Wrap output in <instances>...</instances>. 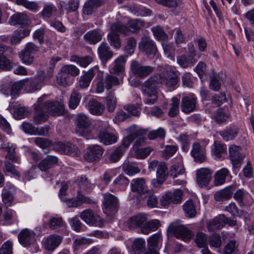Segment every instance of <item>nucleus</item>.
Returning a JSON list of instances; mask_svg holds the SVG:
<instances>
[{
	"mask_svg": "<svg viewBox=\"0 0 254 254\" xmlns=\"http://www.w3.org/2000/svg\"><path fill=\"white\" fill-rule=\"evenodd\" d=\"M147 215L139 214L130 217L127 222V226L130 229L140 228L141 232L148 234L151 231H156L159 226V222L156 219L148 221Z\"/></svg>",
	"mask_w": 254,
	"mask_h": 254,
	"instance_id": "f257e3e1",
	"label": "nucleus"
},
{
	"mask_svg": "<svg viewBox=\"0 0 254 254\" xmlns=\"http://www.w3.org/2000/svg\"><path fill=\"white\" fill-rule=\"evenodd\" d=\"M147 215L139 214L130 217L127 222V226L130 229L140 228L141 232L148 234L151 231H156L159 226V222L156 219L148 221Z\"/></svg>",
	"mask_w": 254,
	"mask_h": 254,
	"instance_id": "f03ea898",
	"label": "nucleus"
},
{
	"mask_svg": "<svg viewBox=\"0 0 254 254\" xmlns=\"http://www.w3.org/2000/svg\"><path fill=\"white\" fill-rule=\"evenodd\" d=\"M162 81L160 77L153 76L145 81L142 86V90L147 97L146 103L148 104H154L158 99V90Z\"/></svg>",
	"mask_w": 254,
	"mask_h": 254,
	"instance_id": "7ed1b4c3",
	"label": "nucleus"
},
{
	"mask_svg": "<svg viewBox=\"0 0 254 254\" xmlns=\"http://www.w3.org/2000/svg\"><path fill=\"white\" fill-rule=\"evenodd\" d=\"M111 32L108 34V40L110 45L114 48L119 49L121 46L119 35L117 32L128 35L130 30L126 25L120 22L113 23L110 26Z\"/></svg>",
	"mask_w": 254,
	"mask_h": 254,
	"instance_id": "20e7f679",
	"label": "nucleus"
},
{
	"mask_svg": "<svg viewBox=\"0 0 254 254\" xmlns=\"http://www.w3.org/2000/svg\"><path fill=\"white\" fill-rule=\"evenodd\" d=\"M167 231L178 239L185 242L190 240L193 236L192 232L185 225L181 224L179 221L171 223L169 226Z\"/></svg>",
	"mask_w": 254,
	"mask_h": 254,
	"instance_id": "39448f33",
	"label": "nucleus"
},
{
	"mask_svg": "<svg viewBox=\"0 0 254 254\" xmlns=\"http://www.w3.org/2000/svg\"><path fill=\"white\" fill-rule=\"evenodd\" d=\"M157 168L156 180L152 181V184L155 187H158L167 179L168 167L165 162H159L157 160H153L149 165V169L155 170Z\"/></svg>",
	"mask_w": 254,
	"mask_h": 254,
	"instance_id": "423d86ee",
	"label": "nucleus"
},
{
	"mask_svg": "<svg viewBox=\"0 0 254 254\" xmlns=\"http://www.w3.org/2000/svg\"><path fill=\"white\" fill-rule=\"evenodd\" d=\"M130 68L132 74L140 78H144L149 76L154 69L150 65H144L136 60L131 61Z\"/></svg>",
	"mask_w": 254,
	"mask_h": 254,
	"instance_id": "0eeeda50",
	"label": "nucleus"
},
{
	"mask_svg": "<svg viewBox=\"0 0 254 254\" xmlns=\"http://www.w3.org/2000/svg\"><path fill=\"white\" fill-rule=\"evenodd\" d=\"M98 133L97 137L101 142L104 145H108L117 142L118 136L107 130V126L103 123H99L97 127Z\"/></svg>",
	"mask_w": 254,
	"mask_h": 254,
	"instance_id": "6e6552de",
	"label": "nucleus"
},
{
	"mask_svg": "<svg viewBox=\"0 0 254 254\" xmlns=\"http://www.w3.org/2000/svg\"><path fill=\"white\" fill-rule=\"evenodd\" d=\"M80 217L85 223L91 226L102 227L104 224V221L99 215L95 214L92 210L89 209L82 211Z\"/></svg>",
	"mask_w": 254,
	"mask_h": 254,
	"instance_id": "1a4fd4ad",
	"label": "nucleus"
},
{
	"mask_svg": "<svg viewBox=\"0 0 254 254\" xmlns=\"http://www.w3.org/2000/svg\"><path fill=\"white\" fill-rule=\"evenodd\" d=\"M139 49L150 59L154 57L157 52L154 41L146 36H143L138 43Z\"/></svg>",
	"mask_w": 254,
	"mask_h": 254,
	"instance_id": "9d476101",
	"label": "nucleus"
},
{
	"mask_svg": "<svg viewBox=\"0 0 254 254\" xmlns=\"http://www.w3.org/2000/svg\"><path fill=\"white\" fill-rule=\"evenodd\" d=\"M126 130L127 135L123 138L121 146L125 150L128 148L132 141L136 138L135 135H141L144 132L143 128L134 125L129 127Z\"/></svg>",
	"mask_w": 254,
	"mask_h": 254,
	"instance_id": "9b49d317",
	"label": "nucleus"
},
{
	"mask_svg": "<svg viewBox=\"0 0 254 254\" xmlns=\"http://www.w3.org/2000/svg\"><path fill=\"white\" fill-rule=\"evenodd\" d=\"M196 55L195 50L194 47L191 45L189 49L188 56L183 55L177 58L178 64L183 68H186L193 66L197 62L195 59Z\"/></svg>",
	"mask_w": 254,
	"mask_h": 254,
	"instance_id": "f8f14e48",
	"label": "nucleus"
},
{
	"mask_svg": "<svg viewBox=\"0 0 254 254\" xmlns=\"http://www.w3.org/2000/svg\"><path fill=\"white\" fill-rule=\"evenodd\" d=\"M183 194V192L181 190H176L174 192H167L162 196L160 203L163 206H167L171 203H180Z\"/></svg>",
	"mask_w": 254,
	"mask_h": 254,
	"instance_id": "ddd939ff",
	"label": "nucleus"
},
{
	"mask_svg": "<svg viewBox=\"0 0 254 254\" xmlns=\"http://www.w3.org/2000/svg\"><path fill=\"white\" fill-rule=\"evenodd\" d=\"M104 153L103 148L99 145H90L87 148L86 152L84 155V158L89 162L98 161Z\"/></svg>",
	"mask_w": 254,
	"mask_h": 254,
	"instance_id": "4468645a",
	"label": "nucleus"
},
{
	"mask_svg": "<svg viewBox=\"0 0 254 254\" xmlns=\"http://www.w3.org/2000/svg\"><path fill=\"white\" fill-rule=\"evenodd\" d=\"M103 211L110 215L117 211L119 202L118 198L113 194L106 193L104 195Z\"/></svg>",
	"mask_w": 254,
	"mask_h": 254,
	"instance_id": "2eb2a0df",
	"label": "nucleus"
},
{
	"mask_svg": "<svg viewBox=\"0 0 254 254\" xmlns=\"http://www.w3.org/2000/svg\"><path fill=\"white\" fill-rule=\"evenodd\" d=\"M213 171L208 168H201L196 171V182L201 188L205 187L212 179Z\"/></svg>",
	"mask_w": 254,
	"mask_h": 254,
	"instance_id": "dca6fc26",
	"label": "nucleus"
},
{
	"mask_svg": "<svg viewBox=\"0 0 254 254\" xmlns=\"http://www.w3.org/2000/svg\"><path fill=\"white\" fill-rule=\"evenodd\" d=\"M44 97V96L39 98L38 104L35 107L36 112L33 117V121L36 125L41 124L48 119V115L45 112L44 107L41 106Z\"/></svg>",
	"mask_w": 254,
	"mask_h": 254,
	"instance_id": "f3484780",
	"label": "nucleus"
},
{
	"mask_svg": "<svg viewBox=\"0 0 254 254\" xmlns=\"http://www.w3.org/2000/svg\"><path fill=\"white\" fill-rule=\"evenodd\" d=\"M43 107L47 112L54 116L61 115L64 112V104L58 101L46 102Z\"/></svg>",
	"mask_w": 254,
	"mask_h": 254,
	"instance_id": "a211bd4d",
	"label": "nucleus"
},
{
	"mask_svg": "<svg viewBox=\"0 0 254 254\" xmlns=\"http://www.w3.org/2000/svg\"><path fill=\"white\" fill-rule=\"evenodd\" d=\"M227 218L224 214H220L210 220L207 224L209 231L214 232L222 228L226 224Z\"/></svg>",
	"mask_w": 254,
	"mask_h": 254,
	"instance_id": "6ab92c4d",
	"label": "nucleus"
},
{
	"mask_svg": "<svg viewBox=\"0 0 254 254\" xmlns=\"http://www.w3.org/2000/svg\"><path fill=\"white\" fill-rule=\"evenodd\" d=\"M196 99L192 96H185L182 99L181 108L182 111L189 114L194 111L196 107Z\"/></svg>",
	"mask_w": 254,
	"mask_h": 254,
	"instance_id": "aec40b11",
	"label": "nucleus"
},
{
	"mask_svg": "<svg viewBox=\"0 0 254 254\" xmlns=\"http://www.w3.org/2000/svg\"><path fill=\"white\" fill-rule=\"evenodd\" d=\"M191 154L194 161L197 163H201L206 160L204 148L201 146L197 142L193 144Z\"/></svg>",
	"mask_w": 254,
	"mask_h": 254,
	"instance_id": "412c9836",
	"label": "nucleus"
},
{
	"mask_svg": "<svg viewBox=\"0 0 254 254\" xmlns=\"http://www.w3.org/2000/svg\"><path fill=\"white\" fill-rule=\"evenodd\" d=\"M97 52L99 59L104 64H106L113 56V51L107 44L105 43H102L99 46Z\"/></svg>",
	"mask_w": 254,
	"mask_h": 254,
	"instance_id": "4be33fe9",
	"label": "nucleus"
},
{
	"mask_svg": "<svg viewBox=\"0 0 254 254\" xmlns=\"http://www.w3.org/2000/svg\"><path fill=\"white\" fill-rule=\"evenodd\" d=\"M130 185L132 191L140 195L145 194L149 191L147 189L145 181L143 178L133 179Z\"/></svg>",
	"mask_w": 254,
	"mask_h": 254,
	"instance_id": "5701e85b",
	"label": "nucleus"
},
{
	"mask_svg": "<svg viewBox=\"0 0 254 254\" xmlns=\"http://www.w3.org/2000/svg\"><path fill=\"white\" fill-rule=\"evenodd\" d=\"M240 148L235 145H231L229 148V155L233 164L235 167H239L241 165V162L243 157L240 152Z\"/></svg>",
	"mask_w": 254,
	"mask_h": 254,
	"instance_id": "b1692460",
	"label": "nucleus"
},
{
	"mask_svg": "<svg viewBox=\"0 0 254 254\" xmlns=\"http://www.w3.org/2000/svg\"><path fill=\"white\" fill-rule=\"evenodd\" d=\"M34 237L35 234L32 231L25 229L22 230L19 234L18 240L22 246L28 247L30 246Z\"/></svg>",
	"mask_w": 254,
	"mask_h": 254,
	"instance_id": "393cba45",
	"label": "nucleus"
},
{
	"mask_svg": "<svg viewBox=\"0 0 254 254\" xmlns=\"http://www.w3.org/2000/svg\"><path fill=\"white\" fill-rule=\"evenodd\" d=\"M62 238L57 235H52L48 237L44 241L43 245L46 250H54L61 243Z\"/></svg>",
	"mask_w": 254,
	"mask_h": 254,
	"instance_id": "a878e982",
	"label": "nucleus"
},
{
	"mask_svg": "<svg viewBox=\"0 0 254 254\" xmlns=\"http://www.w3.org/2000/svg\"><path fill=\"white\" fill-rule=\"evenodd\" d=\"M58 162V158L53 156H47L39 163L38 167L42 171H47L49 169L57 165Z\"/></svg>",
	"mask_w": 254,
	"mask_h": 254,
	"instance_id": "bb28decb",
	"label": "nucleus"
},
{
	"mask_svg": "<svg viewBox=\"0 0 254 254\" xmlns=\"http://www.w3.org/2000/svg\"><path fill=\"white\" fill-rule=\"evenodd\" d=\"M87 108L91 114L100 116L104 112L105 106L96 100L91 99L88 103Z\"/></svg>",
	"mask_w": 254,
	"mask_h": 254,
	"instance_id": "cd10ccee",
	"label": "nucleus"
},
{
	"mask_svg": "<svg viewBox=\"0 0 254 254\" xmlns=\"http://www.w3.org/2000/svg\"><path fill=\"white\" fill-rule=\"evenodd\" d=\"M102 3V0H88L85 3L83 7V14L87 15L92 14L101 5Z\"/></svg>",
	"mask_w": 254,
	"mask_h": 254,
	"instance_id": "c85d7f7f",
	"label": "nucleus"
},
{
	"mask_svg": "<svg viewBox=\"0 0 254 254\" xmlns=\"http://www.w3.org/2000/svg\"><path fill=\"white\" fill-rule=\"evenodd\" d=\"M1 146V148L5 149L7 152V154L5 156L6 159L11 161L12 162L20 163L19 158L15 155V145L12 144L10 143H3Z\"/></svg>",
	"mask_w": 254,
	"mask_h": 254,
	"instance_id": "c756f323",
	"label": "nucleus"
},
{
	"mask_svg": "<svg viewBox=\"0 0 254 254\" xmlns=\"http://www.w3.org/2000/svg\"><path fill=\"white\" fill-rule=\"evenodd\" d=\"M160 238V235L159 233H156L148 238L147 240L148 250L145 254H159L157 249Z\"/></svg>",
	"mask_w": 254,
	"mask_h": 254,
	"instance_id": "7c9ffc66",
	"label": "nucleus"
},
{
	"mask_svg": "<svg viewBox=\"0 0 254 254\" xmlns=\"http://www.w3.org/2000/svg\"><path fill=\"white\" fill-rule=\"evenodd\" d=\"M84 40L91 44H96L102 38V34L98 29L90 30L83 36Z\"/></svg>",
	"mask_w": 254,
	"mask_h": 254,
	"instance_id": "2f4dec72",
	"label": "nucleus"
},
{
	"mask_svg": "<svg viewBox=\"0 0 254 254\" xmlns=\"http://www.w3.org/2000/svg\"><path fill=\"white\" fill-rule=\"evenodd\" d=\"M229 174V171L226 168H223L216 171L214 177V185L219 186L224 184L226 182V177Z\"/></svg>",
	"mask_w": 254,
	"mask_h": 254,
	"instance_id": "473e14b6",
	"label": "nucleus"
},
{
	"mask_svg": "<svg viewBox=\"0 0 254 254\" xmlns=\"http://www.w3.org/2000/svg\"><path fill=\"white\" fill-rule=\"evenodd\" d=\"M48 225L49 228L52 230H63L66 228V224L61 217H50L48 222Z\"/></svg>",
	"mask_w": 254,
	"mask_h": 254,
	"instance_id": "72a5a7b5",
	"label": "nucleus"
},
{
	"mask_svg": "<svg viewBox=\"0 0 254 254\" xmlns=\"http://www.w3.org/2000/svg\"><path fill=\"white\" fill-rule=\"evenodd\" d=\"M28 16L23 13H16L12 15L9 23L12 25H24L28 23Z\"/></svg>",
	"mask_w": 254,
	"mask_h": 254,
	"instance_id": "f704fd0d",
	"label": "nucleus"
},
{
	"mask_svg": "<svg viewBox=\"0 0 254 254\" xmlns=\"http://www.w3.org/2000/svg\"><path fill=\"white\" fill-rule=\"evenodd\" d=\"M98 125L99 123L96 124L95 127L92 129H88V128L86 129H76V133L86 139L95 138L97 137V135H95V133L98 131V129H97Z\"/></svg>",
	"mask_w": 254,
	"mask_h": 254,
	"instance_id": "c9c22d12",
	"label": "nucleus"
},
{
	"mask_svg": "<svg viewBox=\"0 0 254 254\" xmlns=\"http://www.w3.org/2000/svg\"><path fill=\"white\" fill-rule=\"evenodd\" d=\"M95 73L94 70L92 69H90L84 75H82L79 81V85L80 87L82 89L88 87Z\"/></svg>",
	"mask_w": 254,
	"mask_h": 254,
	"instance_id": "e433bc0d",
	"label": "nucleus"
},
{
	"mask_svg": "<svg viewBox=\"0 0 254 254\" xmlns=\"http://www.w3.org/2000/svg\"><path fill=\"white\" fill-rule=\"evenodd\" d=\"M126 60L124 56H121L115 60L112 68L114 73L119 75L124 71V66Z\"/></svg>",
	"mask_w": 254,
	"mask_h": 254,
	"instance_id": "4c0bfd02",
	"label": "nucleus"
},
{
	"mask_svg": "<svg viewBox=\"0 0 254 254\" xmlns=\"http://www.w3.org/2000/svg\"><path fill=\"white\" fill-rule=\"evenodd\" d=\"M186 215L189 218L194 217L196 214L195 205L191 199L188 200L183 206Z\"/></svg>",
	"mask_w": 254,
	"mask_h": 254,
	"instance_id": "58836bf2",
	"label": "nucleus"
},
{
	"mask_svg": "<svg viewBox=\"0 0 254 254\" xmlns=\"http://www.w3.org/2000/svg\"><path fill=\"white\" fill-rule=\"evenodd\" d=\"M127 24L128 27L126 26L130 30V33H134L144 26V22L140 19H134L128 20Z\"/></svg>",
	"mask_w": 254,
	"mask_h": 254,
	"instance_id": "ea45409f",
	"label": "nucleus"
},
{
	"mask_svg": "<svg viewBox=\"0 0 254 254\" xmlns=\"http://www.w3.org/2000/svg\"><path fill=\"white\" fill-rule=\"evenodd\" d=\"M77 129H86L91 125L89 118L84 114L78 115L76 119Z\"/></svg>",
	"mask_w": 254,
	"mask_h": 254,
	"instance_id": "a19ab883",
	"label": "nucleus"
},
{
	"mask_svg": "<svg viewBox=\"0 0 254 254\" xmlns=\"http://www.w3.org/2000/svg\"><path fill=\"white\" fill-rule=\"evenodd\" d=\"M180 103V100L177 97L172 98L168 113L169 117H175L179 114Z\"/></svg>",
	"mask_w": 254,
	"mask_h": 254,
	"instance_id": "79ce46f5",
	"label": "nucleus"
},
{
	"mask_svg": "<svg viewBox=\"0 0 254 254\" xmlns=\"http://www.w3.org/2000/svg\"><path fill=\"white\" fill-rule=\"evenodd\" d=\"M238 133V128L236 127H231L221 132L220 134L223 139L226 141L234 139Z\"/></svg>",
	"mask_w": 254,
	"mask_h": 254,
	"instance_id": "37998d69",
	"label": "nucleus"
},
{
	"mask_svg": "<svg viewBox=\"0 0 254 254\" xmlns=\"http://www.w3.org/2000/svg\"><path fill=\"white\" fill-rule=\"evenodd\" d=\"M13 63L3 54H0V71H9L13 66Z\"/></svg>",
	"mask_w": 254,
	"mask_h": 254,
	"instance_id": "c03bdc74",
	"label": "nucleus"
},
{
	"mask_svg": "<svg viewBox=\"0 0 254 254\" xmlns=\"http://www.w3.org/2000/svg\"><path fill=\"white\" fill-rule=\"evenodd\" d=\"M81 98V95L76 91H73L70 95L68 105L70 109H75L78 105Z\"/></svg>",
	"mask_w": 254,
	"mask_h": 254,
	"instance_id": "a18cd8bd",
	"label": "nucleus"
},
{
	"mask_svg": "<svg viewBox=\"0 0 254 254\" xmlns=\"http://www.w3.org/2000/svg\"><path fill=\"white\" fill-rule=\"evenodd\" d=\"M232 195V192L230 189H223L215 193L214 199L218 201H223L229 199Z\"/></svg>",
	"mask_w": 254,
	"mask_h": 254,
	"instance_id": "49530a36",
	"label": "nucleus"
},
{
	"mask_svg": "<svg viewBox=\"0 0 254 254\" xmlns=\"http://www.w3.org/2000/svg\"><path fill=\"white\" fill-rule=\"evenodd\" d=\"M128 179L123 175H120L113 182V184L120 190H124L128 186Z\"/></svg>",
	"mask_w": 254,
	"mask_h": 254,
	"instance_id": "de8ad7c7",
	"label": "nucleus"
},
{
	"mask_svg": "<svg viewBox=\"0 0 254 254\" xmlns=\"http://www.w3.org/2000/svg\"><path fill=\"white\" fill-rule=\"evenodd\" d=\"M61 70L68 76H70V75L76 76L79 74L80 72L79 69L76 66L72 64L64 65L62 67Z\"/></svg>",
	"mask_w": 254,
	"mask_h": 254,
	"instance_id": "09e8293b",
	"label": "nucleus"
},
{
	"mask_svg": "<svg viewBox=\"0 0 254 254\" xmlns=\"http://www.w3.org/2000/svg\"><path fill=\"white\" fill-rule=\"evenodd\" d=\"M185 170L182 161H180L177 163H175L171 166L170 173L171 176L174 178H176L179 175L184 174L185 173Z\"/></svg>",
	"mask_w": 254,
	"mask_h": 254,
	"instance_id": "8fccbe9b",
	"label": "nucleus"
},
{
	"mask_svg": "<svg viewBox=\"0 0 254 254\" xmlns=\"http://www.w3.org/2000/svg\"><path fill=\"white\" fill-rule=\"evenodd\" d=\"M145 246V242L143 239H135L132 246L133 252L134 254H141L144 250Z\"/></svg>",
	"mask_w": 254,
	"mask_h": 254,
	"instance_id": "3c124183",
	"label": "nucleus"
},
{
	"mask_svg": "<svg viewBox=\"0 0 254 254\" xmlns=\"http://www.w3.org/2000/svg\"><path fill=\"white\" fill-rule=\"evenodd\" d=\"M15 3L17 5L23 6L26 8L34 12H36L39 9L38 4L33 1H29L27 0H16Z\"/></svg>",
	"mask_w": 254,
	"mask_h": 254,
	"instance_id": "603ef678",
	"label": "nucleus"
},
{
	"mask_svg": "<svg viewBox=\"0 0 254 254\" xmlns=\"http://www.w3.org/2000/svg\"><path fill=\"white\" fill-rule=\"evenodd\" d=\"M226 146L219 143H215L214 147L212 150V153L216 158L220 159L222 155L226 151Z\"/></svg>",
	"mask_w": 254,
	"mask_h": 254,
	"instance_id": "864d4df0",
	"label": "nucleus"
},
{
	"mask_svg": "<svg viewBox=\"0 0 254 254\" xmlns=\"http://www.w3.org/2000/svg\"><path fill=\"white\" fill-rule=\"evenodd\" d=\"M57 83L60 86H66L70 83V77L60 69L57 76Z\"/></svg>",
	"mask_w": 254,
	"mask_h": 254,
	"instance_id": "5fc2aeb1",
	"label": "nucleus"
},
{
	"mask_svg": "<svg viewBox=\"0 0 254 254\" xmlns=\"http://www.w3.org/2000/svg\"><path fill=\"white\" fill-rule=\"evenodd\" d=\"M134 150L135 156L138 159H144L147 157L153 151V148L148 146L145 148H136Z\"/></svg>",
	"mask_w": 254,
	"mask_h": 254,
	"instance_id": "6e6d98bb",
	"label": "nucleus"
},
{
	"mask_svg": "<svg viewBox=\"0 0 254 254\" xmlns=\"http://www.w3.org/2000/svg\"><path fill=\"white\" fill-rule=\"evenodd\" d=\"M4 221L5 224L9 225L17 221L16 213L15 211L11 209H7L5 211L3 214Z\"/></svg>",
	"mask_w": 254,
	"mask_h": 254,
	"instance_id": "4d7b16f0",
	"label": "nucleus"
},
{
	"mask_svg": "<svg viewBox=\"0 0 254 254\" xmlns=\"http://www.w3.org/2000/svg\"><path fill=\"white\" fill-rule=\"evenodd\" d=\"M178 149V146L177 145H166L165 147L164 150L163 151V157L166 159H169L174 155Z\"/></svg>",
	"mask_w": 254,
	"mask_h": 254,
	"instance_id": "13d9d810",
	"label": "nucleus"
},
{
	"mask_svg": "<svg viewBox=\"0 0 254 254\" xmlns=\"http://www.w3.org/2000/svg\"><path fill=\"white\" fill-rule=\"evenodd\" d=\"M154 36L160 41H165L168 39L167 35L160 26H155L151 29Z\"/></svg>",
	"mask_w": 254,
	"mask_h": 254,
	"instance_id": "bf43d9fd",
	"label": "nucleus"
},
{
	"mask_svg": "<svg viewBox=\"0 0 254 254\" xmlns=\"http://www.w3.org/2000/svg\"><path fill=\"white\" fill-rule=\"evenodd\" d=\"M195 243L200 248H205L207 245V237L206 235L202 232H198L196 236Z\"/></svg>",
	"mask_w": 254,
	"mask_h": 254,
	"instance_id": "052dcab7",
	"label": "nucleus"
},
{
	"mask_svg": "<svg viewBox=\"0 0 254 254\" xmlns=\"http://www.w3.org/2000/svg\"><path fill=\"white\" fill-rule=\"evenodd\" d=\"M105 87L107 89H111L113 86L119 85L120 81L118 78L112 75H107L105 79Z\"/></svg>",
	"mask_w": 254,
	"mask_h": 254,
	"instance_id": "680f3d73",
	"label": "nucleus"
},
{
	"mask_svg": "<svg viewBox=\"0 0 254 254\" xmlns=\"http://www.w3.org/2000/svg\"><path fill=\"white\" fill-rule=\"evenodd\" d=\"M123 169L124 172L128 175H133L140 172L138 167L130 163H126L123 164Z\"/></svg>",
	"mask_w": 254,
	"mask_h": 254,
	"instance_id": "e2e57ef3",
	"label": "nucleus"
},
{
	"mask_svg": "<svg viewBox=\"0 0 254 254\" xmlns=\"http://www.w3.org/2000/svg\"><path fill=\"white\" fill-rule=\"evenodd\" d=\"M117 100L114 95H109L106 97L107 109L109 112H113L115 110Z\"/></svg>",
	"mask_w": 254,
	"mask_h": 254,
	"instance_id": "0e129e2a",
	"label": "nucleus"
},
{
	"mask_svg": "<svg viewBox=\"0 0 254 254\" xmlns=\"http://www.w3.org/2000/svg\"><path fill=\"white\" fill-rule=\"evenodd\" d=\"M158 4L169 8L179 6L182 2L180 0H155Z\"/></svg>",
	"mask_w": 254,
	"mask_h": 254,
	"instance_id": "69168bd1",
	"label": "nucleus"
},
{
	"mask_svg": "<svg viewBox=\"0 0 254 254\" xmlns=\"http://www.w3.org/2000/svg\"><path fill=\"white\" fill-rule=\"evenodd\" d=\"M76 200L78 203H79V206H81L83 203L92 204L96 203L94 200L84 195L80 191H78L77 192Z\"/></svg>",
	"mask_w": 254,
	"mask_h": 254,
	"instance_id": "338daca9",
	"label": "nucleus"
},
{
	"mask_svg": "<svg viewBox=\"0 0 254 254\" xmlns=\"http://www.w3.org/2000/svg\"><path fill=\"white\" fill-rule=\"evenodd\" d=\"M34 142L43 149L50 147L51 145V141L46 138L36 137L34 138Z\"/></svg>",
	"mask_w": 254,
	"mask_h": 254,
	"instance_id": "774afa93",
	"label": "nucleus"
}]
</instances>
